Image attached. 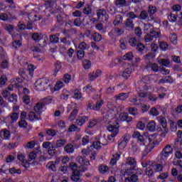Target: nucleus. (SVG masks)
Segmentation results:
<instances>
[{
	"mask_svg": "<svg viewBox=\"0 0 182 182\" xmlns=\"http://www.w3.org/2000/svg\"><path fill=\"white\" fill-rule=\"evenodd\" d=\"M132 137L133 139H137V143H139L141 146H146V143H150L152 140L148 133H144L143 136L138 131L134 132Z\"/></svg>",
	"mask_w": 182,
	"mask_h": 182,
	"instance_id": "1",
	"label": "nucleus"
},
{
	"mask_svg": "<svg viewBox=\"0 0 182 182\" xmlns=\"http://www.w3.org/2000/svg\"><path fill=\"white\" fill-rule=\"evenodd\" d=\"M49 86V79L46 77L39 78L35 82L36 90H38V92H44Z\"/></svg>",
	"mask_w": 182,
	"mask_h": 182,
	"instance_id": "2",
	"label": "nucleus"
},
{
	"mask_svg": "<svg viewBox=\"0 0 182 182\" xmlns=\"http://www.w3.org/2000/svg\"><path fill=\"white\" fill-rule=\"evenodd\" d=\"M125 164L126 166H129V168L125 171L127 174L130 175L133 173H136V166H137V161H136V159L128 156L125 159Z\"/></svg>",
	"mask_w": 182,
	"mask_h": 182,
	"instance_id": "3",
	"label": "nucleus"
},
{
	"mask_svg": "<svg viewBox=\"0 0 182 182\" xmlns=\"http://www.w3.org/2000/svg\"><path fill=\"white\" fill-rule=\"evenodd\" d=\"M70 168L73 170V174L71 175V180L74 182H82L80 178V171L77 170V164L71 163L70 164Z\"/></svg>",
	"mask_w": 182,
	"mask_h": 182,
	"instance_id": "4",
	"label": "nucleus"
},
{
	"mask_svg": "<svg viewBox=\"0 0 182 182\" xmlns=\"http://www.w3.org/2000/svg\"><path fill=\"white\" fill-rule=\"evenodd\" d=\"M119 122H115L112 124H109L107 127V130L108 132H110L111 137H115V136H117V134H119Z\"/></svg>",
	"mask_w": 182,
	"mask_h": 182,
	"instance_id": "5",
	"label": "nucleus"
},
{
	"mask_svg": "<svg viewBox=\"0 0 182 182\" xmlns=\"http://www.w3.org/2000/svg\"><path fill=\"white\" fill-rule=\"evenodd\" d=\"M170 154H173V148L170 145H166L161 151V159L167 160Z\"/></svg>",
	"mask_w": 182,
	"mask_h": 182,
	"instance_id": "6",
	"label": "nucleus"
},
{
	"mask_svg": "<svg viewBox=\"0 0 182 182\" xmlns=\"http://www.w3.org/2000/svg\"><path fill=\"white\" fill-rule=\"evenodd\" d=\"M158 120L164 129V132L161 134V136L164 137L167 133H168V128H167V119H166V117L163 116H159L158 117Z\"/></svg>",
	"mask_w": 182,
	"mask_h": 182,
	"instance_id": "7",
	"label": "nucleus"
},
{
	"mask_svg": "<svg viewBox=\"0 0 182 182\" xmlns=\"http://www.w3.org/2000/svg\"><path fill=\"white\" fill-rule=\"evenodd\" d=\"M143 171L141 169H136L135 173L129 174V176L125 178L127 180H129V182H138L139 176L137 174H142Z\"/></svg>",
	"mask_w": 182,
	"mask_h": 182,
	"instance_id": "8",
	"label": "nucleus"
},
{
	"mask_svg": "<svg viewBox=\"0 0 182 182\" xmlns=\"http://www.w3.org/2000/svg\"><path fill=\"white\" fill-rule=\"evenodd\" d=\"M129 140H130V136L127 134H125L124 137L121 138L119 140V143L118 144V147L121 150H123L127 146V143H129Z\"/></svg>",
	"mask_w": 182,
	"mask_h": 182,
	"instance_id": "9",
	"label": "nucleus"
},
{
	"mask_svg": "<svg viewBox=\"0 0 182 182\" xmlns=\"http://www.w3.org/2000/svg\"><path fill=\"white\" fill-rule=\"evenodd\" d=\"M119 119L122 122H127V123H130V122L133 121V117H129L127 112H121L119 114Z\"/></svg>",
	"mask_w": 182,
	"mask_h": 182,
	"instance_id": "10",
	"label": "nucleus"
},
{
	"mask_svg": "<svg viewBox=\"0 0 182 182\" xmlns=\"http://www.w3.org/2000/svg\"><path fill=\"white\" fill-rule=\"evenodd\" d=\"M0 137L4 140H9L11 139V132L6 129H3L0 131Z\"/></svg>",
	"mask_w": 182,
	"mask_h": 182,
	"instance_id": "11",
	"label": "nucleus"
},
{
	"mask_svg": "<svg viewBox=\"0 0 182 182\" xmlns=\"http://www.w3.org/2000/svg\"><path fill=\"white\" fill-rule=\"evenodd\" d=\"M132 66L129 65L127 68H125L122 72V77L127 80L130 77V75H132Z\"/></svg>",
	"mask_w": 182,
	"mask_h": 182,
	"instance_id": "12",
	"label": "nucleus"
},
{
	"mask_svg": "<svg viewBox=\"0 0 182 182\" xmlns=\"http://www.w3.org/2000/svg\"><path fill=\"white\" fill-rule=\"evenodd\" d=\"M76 161L80 166H90V162L89 160L86 159L85 158H83L81 156H78L76 158Z\"/></svg>",
	"mask_w": 182,
	"mask_h": 182,
	"instance_id": "13",
	"label": "nucleus"
},
{
	"mask_svg": "<svg viewBox=\"0 0 182 182\" xmlns=\"http://www.w3.org/2000/svg\"><path fill=\"white\" fill-rule=\"evenodd\" d=\"M148 14L149 15V18L151 21H154V16H153L156 12H157V8L154 6H149L148 7Z\"/></svg>",
	"mask_w": 182,
	"mask_h": 182,
	"instance_id": "14",
	"label": "nucleus"
},
{
	"mask_svg": "<svg viewBox=\"0 0 182 182\" xmlns=\"http://www.w3.org/2000/svg\"><path fill=\"white\" fill-rule=\"evenodd\" d=\"M29 120L33 122V120H41V113L37 114L35 112H30L28 114Z\"/></svg>",
	"mask_w": 182,
	"mask_h": 182,
	"instance_id": "15",
	"label": "nucleus"
},
{
	"mask_svg": "<svg viewBox=\"0 0 182 182\" xmlns=\"http://www.w3.org/2000/svg\"><path fill=\"white\" fill-rule=\"evenodd\" d=\"M43 107H45V105L41 101L40 102L36 104V105L34 106V110L38 114H39L40 113V116H42V109H43Z\"/></svg>",
	"mask_w": 182,
	"mask_h": 182,
	"instance_id": "16",
	"label": "nucleus"
},
{
	"mask_svg": "<svg viewBox=\"0 0 182 182\" xmlns=\"http://www.w3.org/2000/svg\"><path fill=\"white\" fill-rule=\"evenodd\" d=\"M114 5L117 8H124V6H129V2L126 0H116Z\"/></svg>",
	"mask_w": 182,
	"mask_h": 182,
	"instance_id": "17",
	"label": "nucleus"
},
{
	"mask_svg": "<svg viewBox=\"0 0 182 182\" xmlns=\"http://www.w3.org/2000/svg\"><path fill=\"white\" fill-rule=\"evenodd\" d=\"M146 68V69H151L154 72H159V65L156 63H152L151 62H149Z\"/></svg>",
	"mask_w": 182,
	"mask_h": 182,
	"instance_id": "18",
	"label": "nucleus"
},
{
	"mask_svg": "<svg viewBox=\"0 0 182 182\" xmlns=\"http://www.w3.org/2000/svg\"><path fill=\"white\" fill-rule=\"evenodd\" d=\"M88 120L89 117L86 116L79 117L76 119V124H77V126H83V124H85V123H86V122H87Z\"/></svg>",
	"mask_w": 182,
	"mask_h": 182,
	"instance_id": "19",
	"label": "nucleus"
},
{
	"mask_svg": "<svg viewBox=\"0 0 182 182\" xmlns=\"http://www.w3.org/2000/svg\"><path fill=\"white\" fill-rule=\"evenodd\" d=\"M28 19L30 21H34L35 22H36L38 21H41V17H38V14H36V13H35V12H31V13L28 14Z\"/></svg>",
	"mask_w": 182,
	"mask_h": 182,
	"instance_id": "20",
	"label": "nucleus"
},
{
	"mask_svg": "<svg viewBox=\"0 0 182 182\" xmlns=\"http://www.w3.org/2000/svg\"><path fill=\"white\" fill-rule=\"evenodd\" d=\"M104 140H105V143L100 142V141H94L92 143V146L94 149H96L97 150L102 149V146L100 144H102V146H106V144H107V141L106 139H104Z\"/></svg>",
	"mask_w": 182,
	"mask_h": 182,
	"instance_id": "21",
	"label": "nucleus"
},
{
	"mask_svg": "<svg viewBox=\"0 0 182 182\" xmlns=\"http://www.w3.org/2000/svg\"><path fill=\"white\" fill-rule=\"evenodd\" d=\"M124 26H126V28H129V29H131V31H133V29H134V23H133V20H130V18H127L124 22Z\"/></svg>",
	"mask_w": 182,
	"mask_h": 182,
	"instance_id": "22",
	"label": "nucleus"
},
{
	"mask_svg": "<svg viewBox=\"0 0 182 182\" xmlns=\"http://www.w3.org/2000/svg\"><path fill=\"white\" fill-rule=\"evenodd\" d=\"M68 143V141H66V139H58L55 141V148L56 149H59L60 147H63V146L65 145V144Z\"/></svg>",
	"mask_w": 182,
	"mask_h": 182,
	"instance_id": "23",
	"label": "nucleus"
},
{
	"mask_svg": "<svg viewBox=\"0 0 182 182\" xmlns=\"http://www.w3.org/2000/svg\"><path fill=\"white\" fill-rule=\"evenodd\" d=\"M115 97H116V100H122V101H124V100H126V99H127V97H129V92L120 93V94L116 95Z\"/></svg>",
	"mask_w": 182,
	"mask_h": 182,
	"instance_id": "24",
	"label": "nucleus"
},
{
	"mask_svg": "<svg viewBox=\"0 0 182 182\" xmlns=\"http://www.w3.org/2000/svg\"><path fill=\"white\" fill-rule=\"evenodd\" d=\"M64 150L66 153L70 154L75 151V148H73V145L72 144H68L64 146Z\"/></svg>",
	"mask_w": 182,
	"mask_h": 182,
	"instance_id": "25",
	"label": "nucleus"
},
{
	"mask_svg": "<svg viewBox=\"0 0 182 182\" xmlns=\"http://www.w3.org/2000/svg\"><path fill=\"white\" fill-rule=\"evenodd\" d=\"M9 117L11 119V123H15L19 119V112H12L9 114Z\"/></svg>",
	"mask_w": 182,
	"mask_h": 182,
	"instance_id": "26",
	"label": "nucleus"
},
{
	"mask_svg": "<svg viewBox=\"0 0 182 182\" xmlns=\"http://www.w3.org/2000/svg\"><path fill=\"white\" fill-rule=\"evenodd\" d=\"M50 14H62V8L60 6H58V4H55V7L53 8L51 10H50Z\"/></svg>",
	"mask_w": 182,
	"mask_h": 182,
	"instance_id": "27",
	"label": "nucleus"
},
{
	"mask_svg": "<svg viewBox=\"0 0 182 182\" xmlns=\"http://www.w3.org/2000/svg\"><path fill=\"white\" fill-rule=\"evenodd\" d=\"M128 112L132 116H138L139 115V109L136 107H129L128 109Z\"/></svg>",
	"mask_w": 182,
	"mask_h": 182,
	"instance_id": "28",
	"label": "nucleus"
},
{
	"mask_svg": "<svg viewBox=\"0 0 182 182\" xmlns=\"http://www.w3.org/2000/svg\"><path fill=\"white\" fill-rule=\"evenodd\" d=\"M92 36L95 42H100L102 41V35L97 32L92 33Z\"/></svg>",
	"mask_w": 182,
	"mask_h": 182,
	"instance_id": "29",
	"label": "nucleus"
},
{
	"mask_svg": "<svg viewBox=\"0 0 182 182\" xmlns=\"http://www.w3.org/2000/svg\"><path fill=\"white\" fill-rule=\"evenodd\" d=\"M130 102L131 103H133L134 106L141 105V100L140 98H137L136 96H134V97L131 99Z\"/></svg>",
	"mask_w": 182,
	"mask_h": 182,
	"instance_id": "30",
	"label": "nucleus"
},
{
	"mask_svg": "<svg viewBox=\"0 0 182 182\" xmlns=\"http://www.w3.org/2000/svg\"><path fill=\"white\" fill-rule=\"evenodd\" d=\"M146 127L149 132H154L156 130V122L152 121L148 123Z\"/></svg>",
	"mask_w": 182,
	"mask_h": 182,
	"instance_id": "31",
	"label": "nucleus"
},
{
	"mask_svg": "<svg viewBox=\"0 0 182 182\" xmlns=\"http://www.w3.org/2000/svg\"><path fill=\"white\" fill-rule=\"evenodd\" d=\"M48 153L49 154V156H55V154H56V146L51 145V146H50L48 149Z\"/></svg>",
	"mask_w": 182,
	"mask_h": 182,
	"instance_id": "32",
	"label": "nucleus"
},
{
	"mask_svg": "<svg viewBox=\"0 0 182 182\" xmlns=\"http://www.w3.org/2000/svg\"><path fill=\"white\" fill-rule=\"evenodd\" d=\"M159 48L161 50L166 51L167 49H168V44L166 41H160Z\"/></svg>",
	"mask_w": 182,
	"mask_h": 182,
	"instance_id": "33",
	"label": "nucleus"
},
{
	"mask_svg": "<svg viewBox=\"0 0 182 182\" xmlns=\"http://www.w3.org/2000/svg\"><path fill=\"white\" fill-rule=\"evenodd\" d=\"M83 14L85 15H90L92 14V6L87 4L83 9Z\"/></svg>",
	"mask_w": 182,
	"mask_h": 182,
	"instance_id": "34",
	"label": "nucleus"
},
{
	"mask_svg": "<svg viewBox=\"0 0 182 182\" xmlns=\"http://www.w3.org/2000/svg\"><path fill=\"white\" fill-rule=\"evenodd\" d=\"M77 109H74L72 112L70 113V117H69V120L70 122H73V120H74L75 119H76V116H77Z\"/></svg>",
	"mask_w": 182,
	"mask_h": 182,
	"instance_id": "35",
	"label": "nucleus"
},
{
	"mask_svg": "<svg viewBox=\"0 0 182 182\" xmlns=\"http://www.w3.org/2000/svg\"><path fill=\"white\" fill-rule=\"evenodd\" d=\"M134 58V55H133V53L129 52L123 56V60H133Z\"/></svg>",
	"mask_w": 182,
	"mask_h": 182,
	"instance_id": "36",
	"label": "nucleus"
},
{
	"mask_svg": "<svg viewBox=\"0 0 182 182\" xmlns=\"http://www.w3.org/2000/svg\"><path fill=\"white\" fill-rule=\"evenodd\" d=\"M128 43L129 46H132V48H136V46H137V38H131L129 39Z\"/></svg>",
	"mask_w": 182,
	"mask_h": 182,
	"instance_id": "37",
	"label": "nucleus"
},
{
	"mask_svg": "<svg viewBox=\"0 0 182 182\" xmlns=\"http://www.w3.org/2000/svg\"><path fill=\"white\" fill-rule=\"evenodd\" d=\"M53 98L52 97H47L41 100V102H43L44 106H46V105H50L52 103Z\"/></svg>",
	"mask_w": 182,
	"mask_h": 182,
	"instance_id": "38",
	"label": "nucleus"
},
{
	"mask_svg": "<svg viewBox=\"0 0 182 182\" xmlns=\"http://www.w3.org/2000/svg\"><path fill=\"white\" fill-rule=\"evenodd\" d=\"M9 102L14 103V105L16 104V102H18V95L15 94H12L9 98Z\"/></svg>",
	"mask_w": 182,
	"mask_h": 182,
	"instance_id": "39",
	"label": "nucleus"
},
{
	"mask_svg": "<svg viewBox=\"0 0 182 182\" xmlns=\"http://www.w3.org/2000/svg\"><path fill=\"white\" fill-rule=\"evenodd\" d=\"M12 46L15 49H18V48H21L22 46V41L20 40H14L12 43Z\"/></svg>",
	"mask_w": 182,
	"mask_h": 182,
	"instance_id": "40",
	"label": "nucleus"
},
{
	"mask_svg": "<svg viewBox=\"0 0 182 182\" xmlns=\"http://www.w3.org/2000/svg\"><path fill=\"white\" fill-rule=\"evenodd\" d=\"M146 175L149 177V178H151V177H154V171H153V168L151 167H148L146 169Z\"/></svg>",
	"mask_w": 182,
	"mask_h": 182,
	"instance_id": "41",
	"label": "nucleus"
},
{
	"mask_svg": "<svg viewBox=\"0 0 182 182\" xmlns=\"http://www.w3.org/2000/svg\"><path fill=\"white\" fill-rule=\"evenodd\" d=\"M18 126L21 129H28V122L25 119H20Z\"/></svg>",
	"mask_w": 182,
	"mask_h": 182,
	"instance_id": "42",
	"label": "nucleus"
},
{
	"mask_svg": "<svg viewBox=\"0 0 182 182\" xmlns=\"http://www.w3.org/2000/svg\"><path fill=\"white\" fill-rule=\"evenodd\" d=\"M139 18L142 21H145V19H147L149 18V13L146 11H141L139 14Z\"/></svg>",
	"mask_w": 182,
	"mask_h": 182,
	"instance_id": "43",
	"label": "nucleus"
},
{
	"mask_svg": "<svg viewBox=\"0 0 182 182\" xmlns=\"http://www.w3.org/2000/svg\"><path fill=\"white\" fill-rule=\"evenodd\" d=\"M103 100L97 101L95 105L92 107L93 110H100L102 106H103Z\"/></svg>",
	"mask_w": 182,
	"mask_h": 182,
	"instance_id": "44",
	"label": "nucleus"
},
{
	"mask_svg": "<svg viewBox=\"0 0 182 182\" xmlns=\"http://www.w3.org/2000/svg\"><path fill=\"white\" fill-rule=\"evenodd\" d=\"M146 46H144V44H143V43H138L136 44V50H137V52H143Z\"/></svg>",
	"mask_w": 182,
	"mask_h": 182,
	"instance_id": "45",
	"label": "nucleus"
},
{
	"mask_svg": "<svg viewBox=\"0 0 182 182\" xmlns=\"http://www.w3.org/2000/svg\"><path fill=\"white\" fill-rule=\"evenodd\" d=\"M159 63L163 66H166L167 68V66L170 65V60L167 58H162L159 61Z\"/></svg>",
	"mask_w": 182,
	"mask_h": 182,
	"instance_id": "46",
	"label": "nucleus"
},
{
	"mask_svg": "<svg viewBox=\"0 0 182 182\" xmlns=\"http://www.w3.org/2000/svg\"><path fill=\"white\" fill-rule=\"evenodd\" d=\"M99 171L101 172L102 174H106V173H109V167L107 166H100Z\"/></svg>",
	"mask_w": 182,
	"mask_h": 182,
	"instance_id": "47",
	"label": "nucleus"
},
{
	"mask_svg": "<svg viewBox=\"0 0 182 182\" xmlns=\"http://www.w3.org/2000/svg\"><path fill=\"white\" fill-rule=\"evenodd\" d=\"M168 19L169 22H176V21H177V15L170 13V14L168 15Z\"/></svg>",
	"mask_w": 182,
	"mask_h": 182,
	"instance_id": "48",
	"label": "nucleus"
},
{
	"mask_svg": "<svg viewBox=\"0 0 182 182\" xmlns=\"http://www.w3.org/2000/svg\"><path fill=\"white\" fill-rule=\"evenodd\" d=\"M82 65L84 66V68L90 69V66H92V63L90 62V60L85 59L83 60Z\"/></svg>",
	"mask_w": 182,
	"mask_h": 182,
	"instance_id": "49",
	"label": "nucleus"
},
{
	"mask_svg": "<svg viewBox=\"0 0 182 182\" xmlns=\"http://www.w3.org/2000/svg\"><path fill=\"white\" fill-rule=\"evenodd\" d=\"M50 42H51V43H58L59 37L56 36V35L50 36Z\"/></svg>",
	"mask_w": 182,
	"mask_h": 182,
	"instance_id": "50",
	"label": "nucleus"
},
{
	"mask_svg": "<svg viewBox=\"0 0 182 182\" xmlns=\"http://www.w3.org/2000/svg\"><path fill=\"white\" fill-rule=\"evenodd\" d=\"M10 174H21L22 171L21 169H16L15 167L9 169Z\"/></svg>",
	"mask_w": 182,
	"mask_h": 182,
	"instance_id": "51",
	"label": "nucleus"
},
{
	"mask_svg": "<svg viewBox=\"0 0 182 182\" xmlns=\"http://www.w3.org/2000/svg\"><path fill=\"white\" fill-rule=\"evenodd\" d=\"M106 10L104 9H101L97 11V16L100 18L101 16H106Z\"/></svg>",
	"mask_w": 182,
	"mask_h": 182,
	"instance_id": "52",
	"label": "nucleus"
},
{
	"mask_svg": "<svg viewBox=\"0 0 182 182\" xmlns=\"http://www.w3.org/2000/svg\"><path fill=\"white\" fill-rule=\"evenodd\" d=\"M4 29H5V31H7V32H9V33H12V32H14V30L15 29V28L14 27V26L11 25V24H6V26H4Z\"/></svg>",
	"mask_w": 182,
	"mask_h": 182,
	"instance_id": "53",
	"label": "nucleus"
},
{
	"mask_svg": "<svg viewBox=\"0 0 182 182\" xmlns=\"http://www.w3.org/2000/svg\"><path fill=\"white\" fill-rule=\"evenodd\" d=\"M63 80L64 81V83H69L72 80V75L69 74H65L63 77Z\"/></svg>",
	"mask_w": 182,
	"mask_h": 182,
	"instance_id": "54",
	"label": "nucleus"
},
{
	"mask_svg": "<svg viewBox=\"0 0 182 182\" xmlns=\"http://www.w3.org/2000/svg\"><path fill=\"white\" fill-rule=\"evenodd\" d=\"M46 167L51 171H56V165L53 162H48Z\"/></svg>",
	"mask_w": 182,
	"mask_h": 182,
	"instance_id": "55",
	"label": "nucleus"
},
{
	"mask_svg": "<svg viewBox=\"0 0 182 182\" xmlns=\"http://www.w3.org/2000/svg\"><path fill=\"white\" fill-rule=\"evenodd\" d=\"M120 159V156L119 154H115L113 156V158H112L110 163L112 166H114L116 163H117V160Z\"/></svg>",
	"mask_w": 182,
	"mask_h": 182,
	"instance_id": "56",
	"label": "nucleus"
},
{
	"mask_svg": "<svg viewBox=\"0 0 182 182\" xmlns=\"http://www.w3.org/2000/svg\"><path fill=\"white\" fill-rule=\"evenodd\" d=\"M26 29V25L22 23H18V28H16L17 32H21L22 31H25Z\"/></svg>",
	"mask_w": 182,
	"mask_h": 182,
	"instance_id": "57",
	"label": "nucleus"
},
{
	"mask_svg": "<svg viewBox=\"0 0 182 182\" xmlns=\"http://www.w3.org/2000/svg\"><path fill=\"white\" fill-rule=\"evenodd\" d=\"M152 166L156 171H163V165L160 164H152Z\"/></svg>",
	"mask_w": 182,
	"mask_h": 182,
	"instance_id": "58",
	"label": "nucleus"
},
{
	"mask_svg": "<svg viewBox=\"0 0 182 182\" xmlns=\"http://www.w3.org/2000/svg\"><path fill=\"white\" fill-rule=\"evenodd\" d=\"M35 69H36V67H35V65H33L32 64H31L28 67L29 75H30V76H31V77H32V76H33V71L35 70Z\"/></svg>",
	"mask_w": 182,
	"mask_h": 182,
	"instance_id": "59",
	"label": "nucleus"
},
{
	"mask_svg": "<svg viewBox=\"0 0 182 182\" xmlns=\"http://www.w3.org/2000/svg\"><path fill=\"white\" fill-rule=\"evenodd\" d=\"M77 57L80 60H82V59L85 58V51L78 50L77 51Z\"/></svg>",
	"mask_w": 182,
	"mask_h": 182,
	"instance_id": "60",
	"label": "nucleus"
},
{
	"mask_svg": "<svg viewBox=\"0 0 182 182\" xmlns=\"http://www.w3.org/2000/svg\"><path fill=\"white\" fill-rule=\"evenodd\" d=\"M23 102H24L25 105H29L31 103V97L28 95H24L23 96Z\"/></svg>",
	"mask_w": 182,
	"mask_h": 182,
	"instance_id": "61",
	"label": "nucleus"
},
{
	"mask_svg": "<svg viewBox=\"0 0 182 182\" xmlns=\"http://www.w3.org/2000/svg\"><path fill=\"white\" fill-rule=\"evenodd\" d=\"M87 48V44H86V43L85 42H81L79 46H78V49H80V50H86V49Z\"/></svg>",
	"mask_w": 182,
	"mask_h": 182,
	"instance_id": "62",
	"label": "nucleus"
},
{
	"mask_svg": "<svg viewBox=\"0 0 182 182\" xmlns=\"http://www.w3.org/2000/svg\"><path fill=\"white\" fill-rule=\"evenodd\" d=\"M114 33L117 35V36H120V35H123V33H124V31H123L122 29L116 28L114 29Z\"/></svg>",
	"mask_w": 182,
	"mask_h": 182,
	"instance_id": "63",
	"label": "nucleus"
},
{
	"mask_svg": "<svg viewBox=\"0 0 182 182\" xmlns=\"http://www.w3.org/2000/svg\"><path fill=\"white\" fill-rule=\"evenodd\" d=\"M154 37L152 35H151L150 33L149 34H146L145 36H144V41L146 43H149V42H151V41H153Z\"/></svg>",
	"mask_w": 182,
	"mask_h": 182,
	"instance_id": "64",
	"label": "nucleus"
}]
</instances>
